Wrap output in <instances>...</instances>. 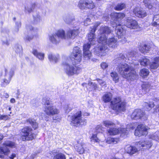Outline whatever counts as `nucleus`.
I'll return each instance as SVG.
<instances>
[{
    "instance_id": "35",
    "label": "nucleus",
    "mask_w": 159,
    "mask_h": 159,
    "mask_svg": "<svg viewBox=\"0 0 159 159\" xmlns=\"http://www.w3.org/2000/svg\"><path fill=\"white\" fill-rule=\"evenodd\" d=\"M110 75L113 80L115 81L116 83L118 82L119 79V77L118 74L116 72H111L110 74Z\"/></svg>"
},
{
    "instance_id": "21",
    "label": "nucleus",
    "mask_w": 159,
    "mask_h": 159,
    "mask_svg": "<svg viewBox=\"0 0 159 159\" xmlns=\"http://www.w3.org/2000/svg\"><path fill=\"white\" fill-rule=\"evenodd\" d=\"M75 148L77 151L80 154H82L85 152H88L89 151V150L84 147V145L78 143L76 144Z\"/></svg>"
},
{
    "instance_id": "38",
    "label": "nucleus",
    "mask_w": 159,
    "mask_h": 159,
    "mask_svg": "<svg viewBox=\"0 0 159 159\" xmlns=\"http://www.w3.org/2000/svg\"><path fill=\"white\" fill-rule=\"evenodd\" d=\"M125 7V5L124 3H120L118 4L115 7V9L116 10L120 11Z\"/></svg>"
},
{
    "instance_id": "58",
    "label": "nucleus",
    "mask_w": 159,
    "mask_h": 159,
    "mask_svg": "<svg viewBox=\"0 0 159 159\" xmlns=\"http://www.w3.org/2000/svg\"><path fill=\"white\" fill-rule=\"evenodd\" d=\"M148 109L149 108H151L154 106V102H150L148 104Z\"/></svg>"
},
{
    "instance_id": "33",
    "label": "nucleus",
    "mask_w": 159,
    "mask_h": 159,
    "mask_svg": "<svg viewBox=\"0 0 159 159\" xmlns=\"http://www.w3.org/2000/svg\"><path fill=\"white\" fill-rule=\"evenodd\" d=\"M94 3L92 0H87L86 10L93 9L94 7Z\"/></svg>"
},
{
    "instance_id": "54",
    "label": "nucleus",
    "mask_w": 159,
    "mask_h": 159,
    "mask_svg": "<svg viewBox=\"0 0 159 159\" xmlns=\"http://www.w3.org/2000/svg\"><path fill=\"white\" fill-rule=\"evenodd\" d=\"M135 54V52L134 51H131L128 52L126 55L127 57H131L134 56Z\"/></svg>"
},
{
    "instance_id": "32",
    "label": "nucleus",
    "mask_w": 159,
    "mask_h": 159,
    "mask_svg": "<svg viewBox=\"0 0 159 159\" xmlns=\"http://www.w3.org/2000/svg\"><path fill=\"white\" fill-rule=\"evenodd\" d=\"M48 58L50 61L55 63L58 60L59 56H56L55 55H53L52 53L49 54Z\"/></svg>"
},
{
    "instance_id": "55",
    "label": "nucleus",
    "mask_w": 159,
    "mask_h": 159,
    "mask_svg": "<svg viewBox=\"0 0 159 159\" xmlns=\"http://www.w3.org/2000/svg\"><path fill=\"white\" fill-rule=\"evenodd\" d=\"M90 19L88 17L86 18L84 20V25H85L87 26L90 24Z\"/></svg>"
},
{
    "instance_id": "52",
    "label": "nucleus",
    "mask_w": 159,
    "mask_h": 159,
    "mask_svg": "<svg viewBox=\"0 0 159 159\" xmlns=\"http://www.w3.org/2000/svg\"><path fill=\"white\" fill-rule=\"evenodd\" d=\"M90 139L91 141L96 142H99V140L97 138L96 134H93Z\"/></svg>"
},
{
    "instance_id": "62",
    "label": "nucleus",
    "mask_w": 159,
    "mask_h": 159,
    "mask_svg": "<svg viewBox=\"0 0 159 159\" xmlns=\"http://www.w3.org/2000/svg\"><path fill=\"white\" fill-rule=\"evenodd\" d=\"M33 37H30V36H28L27 37H26L25 38V39L27 40H28L29 41H30V40H31L32 39Z\"/></svg>"
},
{
    "instance_id": "39",
    "label": "nucleus",
    "mask_w": 159,
    "mask_h": 159,
    "mask_svg": "<svg viewBox=\"0 0 159 159\" xmlns=\"http://www.w3.org/2000/svg\"><path fill=\"white\" fill-rule=\"evenodd\" d=\"M27 122H29L30 124L32 125V127L35 129L37 128L38 125L34 120L30 119L27 120Z\"/></svg>"
},
{
    "instance_id": "22",
    "label": "nucleus",
    "mask_w": 159,
    "mask_h": 159,
    "mask_svg": "<svg viewBox=\"0 0 159 159\" xmlns=\"http://www.w3.org/2000/svg\"><path fill=\"white\" fill-rule=\"evenodd\" d=\"M111 17L114 21H120L125 16V15L123 13H112L111 15Z\"/></svg>"
},
{
    "instance_id": "10",
    "label": "nucleus",
    "mask_w": 159,
    "mask_h": 159,
    "mask_svg": "<svg viewBox=\"0 0 159 159\" xmlns=\"http://www.w3.org/2000/svg\"><path fill=\"white\" fill-rule=\"evenodd\" d=\"M14 74L13 70L11 68L8 69L5 68V78L4 79V82L1 84L3 87H5V85L4 83L6 84V85L9 83L11 81V77Z\"/></svg>"
},
{
    "instance_id": "6",
    "label": "nucleus",
    "mask_w": 159,
    "mask_h": 159,
    "mask_svg": "<svg viewBox=\"0 0 159 159\" xmlns=\"http://www.w3.org/2000/svg\"><path fill=\"white\" fill-rule=\"evenodd\" d=\"M32 129L29 127L23 128L20 132L21 139L23 141H29L33 139L35 135L32 133Z\"/></svg>"
},
{
    "instance_id": "19",
    "label": "nucleus",
    "mask_w": 159,
    "mask_h": 159,
    "mask_svg": "<svg viewBox=\"0 0 159 159\" xmlns=\"http://www.w3.org/2000/svg\"><path fill=\"white\" fill-rule=\"evenodd\" d=\"M125 24L127 27L130 29H135L138 27V23L136 21L130 18L127 19Z\"/></svg>"
},
{
    "instance_id": "29",
    "label": "nucleus",
    "mask_w": 159,
    "mask_h": 159,
    "mask_svg": "<svg viewBox=\"0 0 159 159\" xmlns=\"http://www.w3.org/2000/svg\"><path fill=\"white\" fill-rule=\"evenodd\" d=\"M55 34L57 35V36L60 39H66V34H65V31L62 30H58Z\"/></svg>"
},
{
    "instance_id": "3",
    "label": "nucleus",
    "mask_w": 159,
    "mask_h": 159,
    "mask_svg": "<svg viewBox=\"0 0 159 159\" xmlns=\"http://www.w3.org/2000/svg\"><path fill=\"white\" fill-rule=\"evenodd\" d=\"M117 70L123 77L128 80H133L138 77V75L133 70V68L125 63H120L118 65Z\"/></svg>"
},
{
    "instance_id": "44",
    "label": "nucleus",
    "mask_w": 159,
    "mask_h": 159,
    "mask_svg": "<svg viewBox=\"0 0 159 159\" xmlns=\"http://www.w3.org/2000/svg\"><path fill=\"white\" fill-rule=\"evenodd\" d=\"M65 157L64 154L62 153H59L54 156L53 159H65Z\"/></svg>"
},
{
    "instance_id": "50",
    "label": "nucleus",
    "mask_w": 159,
    "mask_h": 159,
    "mask_svg": "<svg viewBox=\"0 0 159 159\" xmlns=\"http://www.w3.org/2000/svg\"><path fill=\"white\" fill-rule=\"evenodd\" d=\"M33 17L35 22L38 23L41 20V17L39 15L37 14L34 15Z\"/></svg>"
},
{
    "instance_id": "2",
    "label": "nucleus",
    "mask_w": 159,
    "mask_h": 159,
    "mask_svg": "<svg viewBox=\"0 0 159 159\" xmlns=\"http://www.w3.org/2000/svg\"><path fill=\"white\" fill-rule=\"evenodd\" d=\"M112 95L110 93L104 94L102 97V100L105 103L111 102L110 106L113 110L118 111H124L125 110V103L121 101L120 98H115L112 100Z\"/></svg>"
},
{
    "instance_id": "15",
    "label": "nucleus",
    "mask_w": 159,
    "mask_h": 159,
    "mask_svg": "<svg viewBox=\"0 0 159 159\" xmlns=\"http://www.w3.org/2000/svg\"><path fill=\"white\" fill-rule=\"evenodd\" d=\"M144 112L140 109H135L131 115V118L133 119H144Z\"/></svg>"
},
{
    "instance_id": "57",
    "label": "nucleus",
    "mask_w": 159,
    "mask_h": 159,
    "mask_svg": "<svg viewBox=\"0 0 159 159\" xmlns=\"http://www.w3.org/2000/svg\"><path fill=\"white\" fill-rule=\"evenodd\" d=\"M8 118V117L7 115H0V120H7Z\"/></svg>"
},
{
    "instance_id": "14",
    "label": "nucleus",
    "mask_w": 159,
    "mask_h": 159,
    "mask_svg": "<svg viewBox=\"0 0 159 159\" xmlns=\"http://www.w3.org/2000/svg\"><path fill=\"white\" fill-rule=\"evenodd\" d=\"M126 131L124 128H120L117 129L116 128H110L107 130L108 133L111 135H115L118 134H120L121 136H123L126 133Z\"/></svg>"
},
{
    "instance_id": "26",
    "label": "nucleus",
    "mask_w": 159,
    "mask_h": 159,
    "mask_svg": "<svg viewBox=\"0 0 159 159\" xmlns=\"http://www.w3.org/2000/svg\"><path fill=\"white\" fill-rule=\"evenodd\" d=\"M151 47L149 45L144 44L140 46L139 48L140 51L142 53L145 54L150 50Z\"/></svg>"
},
{
    "instance_id": "16",
    "label": "nucleus",
    "mask_w": 159,
    "mask_h": 159,
    "mask_svg": "<svg viewBox=\"0 0 159 159\" xmlns=\"http://www.w3.org/2000/svg\"><path fill=\"white\" fill-rule=\"evenodd\" d=\"M133 12L138 17L143 18L147 16L146 11L140 7H136L133 10Z\"/></svg>"
},
{
    "instance_id": "12",
    "label": "nucleus",
    "mask_w": 159,
    "mask_h": 159,
    "mask_svg": "<svg viewBox=\"0 0 159 159\" xmlns=\"http://www.w3.org/2000/svg\"><path fill=\"white\" fill-rule=\"evenodd\" d=\"M149 129L148 127L144 125L140 124L139 125L135 131V135L136 136H141L146 135L148 134V130Z\"/></svg>"
},
{
    "instance_id": "8",
    "label": "nucleus",
    "mask_w": 159,
    "mask_h": 159,
    "mask_svg": "<svg viewBox=\"0 0 159 159\" xmlns=\"http://www.w3.org/2000/svg\"><path fill=\"white\" fill-rule=\"evenodd\" d=\"M3 146L0 147V154H4L5 155H8L10 152V150L7 147L14 148L16 144L13 142L10 141H6L3 143Z\"/></svg>"
},
{
    "instance_id": "24",
    "label": "nucleus",
    "mask_w": 159,
    "mask_h": 159,
    "mask_svg": "<svg viewBox=\"0 0 159 159\" xmlns=\"http://www.w3.org/2000/svg\"><path fill=\"white\" fill-rule=\"evenodd\" d=\"M159 66V57L154 58L153 61L150 64V68L151 69H155Z\"/></svg>"
},
{
    "instance_id": "59",
    "label": "nucleus",
    "mask_w": 159,
    "mask_h": 159,
    "mask_svg": "<svg viewBox=\"0 0 159 159\" xmlns=\"http://www.w3.org/2000/svg\"><path fill=\"white\" fill-rule=\"evenodd\" d=\"M16 156V155L15 153H12L11 155L9 156V157L11 159H14L15 157Z\"/></svg>"
},
{
    "instance_id": "5",
    "label": "nucleus",
    "mask_w": 159,
    "mask_h": 159,
    "mask_svg": "<svg viewBox=\"0 0 159 159\" xmlns=\"http://www.w3.org/2000/svg\"><path fill=\"white\" fill-rule=\"evenodd\" d=\"M86 123V120L82 117L81 111H78L73 115L71 117L70 124L72 125L78 127L85 125Z\"/></svg>"
},
{
    "instance_id": "56",
    "label": "nucleus",
    "mask_w": 159,
    "mask_h": 159,
    "mask_svg": "<svg viewBox=\"0 0 159 159\" xmlns=\"http://www.w3.org/2000/svg\"><path fill=\"white\" fill-rule=\"evenodd\" d=\"M101 66L102 69L104 70L108 67V65L106 62H102L101 64Z\"/></svg>"
},
{
    "instance_id": "45",
    "label": "nucleus",
    "mask_w": 159,
    "mask_h": 159,
    "mask_svg": "<svg viewBox=\"0 0 159 159\" xmlns=\"http://www.w3.org/2000/svg\"><path fill=\"white\" fill-rule=\"evenodd\" d=\"M97 80L102 87H106V84L105 81L98 78L97 79Z\"/></svg>"
},
{
    "instance_id": "46",
    "label": "nucleus",
    "mask_w": 159,
    "mask_h": 159,
    "mask_svg": "<svg viewBox=\"0 0 159 159\" xmlns=\"http://www.w3.org/2000/svg\"><path fill=\"white\" fill-rule=\"evenodd\" d=\"M95 129L97 133H100L103 131L105 128L102 127V125H99L96 127Z\"/></svg>"
},
{
    "instance_id": "7",
    "label": "nucleus",
    "mask_w": 159,
    "mask_h": 159,
    "mask_svg": "<svg viewBox=\"0 0 159 159\" xmlns=\"http://www.w3.org/2000/svg\"><path fill=\"white\" fill-rule=\"evenodd\" d=\"M111 32V30L108 27H102L98 30V43H105L107 38L106 35L109 34Z\"/></svg>"
},
{
    "instance_id": "47",
    "label": "nucleus",
    "mask_w": 159,
    "mask_h": 159,
    "mask_svg": "<svg viewBox=\"0 0 159 159\" xmlns=\"http://www.w3.org/2000/svg\"><path fill=\"white\" fill-rule=\"evenodd\" d=\"M42 102L44 105V106H50L52 105L51 104V103L50 102L48 98H43L42 99Z\"/></svg>"
},
{
    "instance_id": "51",
    "label": "nucleus",
    "mask_w": 159,
    "mask_h": 159,
    "mask_svg": "<svg viewBox=\"0 0 159 159\" xmlns=\"http://www.w3.org/2000/svg\"><path fill=\"white\" fill-rule=\"evenodd\" d=\"M33 9L30 6H27L25 7V12L26 13H30L33 11Z\"/></svg>"
},
{
    "instance_id": "48",
    "label": "nucleus",
    "mask_w": 159,
    "mask_h": 159,
    "mask_svg": "<svg viewBox=\"0 0 159 159\" xmlns=\"http://www.w3.org/2000/svg\"><path fill=\"white\" fill-rule=\"evenodd\" d=\"M150 138L153 140H155L156 141H159V137L156 133L151 135L150 137Z\"/></svg>"
},
{
    "instance_id": "61",
    "label": "nucleus",
    "mask_w": 159,
    "mask_h": 159,
    "mask_svg": "<svg viewBox=\"0 0 159 159\" xmlns=\"http://www.w3.org/2000/svg\"><path fill=\"white\" fill-rule=\"evenodd\" d=\"M93 89L94 90H100V88L98 87V86L97 84H94L93 85Z\"/></svg>"
},
{
    "instance_id": "31",
    "label": "nucleus",
    "mask_w": 159,
    "mask_h": 159,
    "mask_svg": "<svg viewBox=\"0 0 159 159\" xmlns=\"http://www.w3.org/2000/svg\"><path fill=\"white\" fill-rule=\"evenodd\" d=\"M139 145H141L142 147H146L147 149L150 148L152 146V143L150 141L146 140L144 142H141V144L139 143Z\"/></svg>"
},
{
    "instance_id": "17",
    "label": "nucleus",
    "mask_w": 159,
    "mask_h": 159,
    "mask_svg": "<svg viewBox=\"0 0 159 159\" xmlns=\"http://www.w3.org/2000/svg\"><path fill=\"white\" fill-rule=\"evenodd\" d=\"M79 29H70L66 33L67 39H74L79 33Z\"/></svg>"
},
{
    "instance_id": "37",
    "label": "nucleus",
    "mask_w": 159,
    "mask_h": 159,
    "mask_svg": "<svg viewBox=\"0 0 159 159\" xmlns=\"http://www.w3.org/2000/svg\"><path fill=\"white\" fill-rule=\"evenodd\" d=\"M149 70L147 69H143L140 71V75L143 77L147 76L149 75Z\"/></svg>"
},
{
    "instance_id": "34",
    "label": "nucleus",
    "mask_w": 159,
    "mask_h": 159,
    "mask_svg": "<svg viewBox=\"0 0 159 159\" xmlns=\"http://www.w3.org/2000/svg\"><path fill=\"white\" fill-rule=\"evenodd\" d=\"M140 63L141 65L145 66L150 64V62L149 60L145 57H144L141 60Z\"/></svg>"
},
{
    "instance_id": "9",
    "label": "nucleus",
    "mask_w": 159,
    "mask_h": 159,
    "mask_svg": "<svg viewBox=\"0 0 159 159\" xmlns=\"http://www.w3.org/2000/svg\"><path fill=\"white\" fill-rule=\"evenodd\" d=\"M115 32L118 38L121 39L120 41L123 44L125 43L126 41L124 36L125 31L123 30L121 25L120 23H118V24H116Z\"/></svg>"
},
{
    "instance_id": "64",
    "label": "nucleus",
    "mask_w": 159,
    "mask_h": 159,
    "mask_svg": "<svg viewBox=\"0 0 159 159\" xmlns=\"http://www.w3.org/2000/svg\"><path fill=\"white\" fill-rule=\"evenodd\" d=\"M12 103H15L16 102L14 98H11L10 101Z\"/></svg>"
},
{
    "instance_id": "1",
    "label": "nucleus",
    "mask_w": 159,
    "mask_h": 159,
    "mask_svg": "<svg viewBox=\"0 0 159 159\" xmlns=\"http://www.w3.org/2000/svg\"><path fill=\"white\" fill-rule=\"evenodd\" d=\"M82 57L80 48L78 47H74L70 56V59L66 60L62 63L64 71L68 75L72 76L80 73L81 69L76 65L81 61Z\"/></svg>"
},
{
    "instance_id": "20",
    "label": "nucleus",
    "mask_w": 159,
    "mask_h": 159,
    "mask_svg": "<svg viewBox=\"0 0 159 159\" xmlns=\"http://www.w3.org/2000/svg\"><path fill=\"white\" fill-rule=\"evenodd\" d=\"M91 45L90 43L89 42L84 46V56L85 58H87V59H90L91 56V53L89 50Z\"/></svg>"
},
{
    "instance_id": "42",
    "label": "nucleus",
    "mask_w": 159,
    "mask_h": 159,
    "mask_svg": "<svg viewBox=\"0 0 159 159\" xmlns=\"http://www.w3.org/2000/svg\"><path fill=\"white\" fill-rule=\"evenodd\" d=\"M27 29L28 30H30L31 31V33L33 34H36L38 30L37 28H34L31 26H27Z\"/></svg>"
},
{
    "instance_id": "49",
    "label": "nucleus",
    "mask_w": 159,
    "mask_h": 159,
    "mask_svg": "<svg viewBox=\"0 0 159 159\" xmlns=\"http://www.w3.org/2000/svg\"><path fill=\"white\" fill-rule=\"evenodd\" d=\"M72 109V108L70 107L69 105H65L64 107V110L66 113H69Z\"/></svg>"
},
{
    "instance_id": "28",
    "label": "nucleus",
    "mask_w": 159,
    "mask_h": 159,
    "mask_svg": "<svg viewBox=\"0 0 159 159\" xmlns=\"http://www.w3.org/2000/svg\"><path fill=\"white\" fill-rule=\"evenodd\" d=\"M127 153L132 155L138 151V149L135 147L129 146L126 148Z\"/></svg>"
},
{
    "instance_id": "30",
    "label": "nucleus",
    "mask_w": 159,
    "mask_h": 159,
    "mask_svg": "<svg viewBox=\"0 0 159 159\" xmlns=\"http://www.w3.org/2000/svg\"><path fill=\"white\" fill-rule=\"evenodd\" d=\"M87 0H80L78 4V7L81 9H86Z\"/></svg>"
},
{
    "instance_id": "13",
    "label": "nucleus",
    "mask_w": 159,
    "mask_h": 159,
    "mask_svg": "<svg viewBox=\"0 0 159 159\" xmlns=\"http://www.w3.org/2000/svg\"><path fill=\"white\" fill-rule=\"evenodd\" d=\"M100 24V23L97 22L95 23V25L93 26L91 32L88 35V38L89 40V42L92 45L95 44V37L94 33L95 31L96 28Z\"/></svg>"
},
{
    "instance_id": "41",
    "label": "nucleus",
    "mask_w": 159,
    "mask_h": 159,
    "mask_svg": "<svg viewBox=\"0 0 159 159\" xmlns=\"http://www.w3.org/2000/svg\"><path fill=\"white\" fill-rule=\"evenodd\" d=\"M118 139L116 138H109L106 140V143L108 144H116L117 143Z\"/></svg>"
},
{
    "instance_id": "27",
    "label": "nucleus",
    "mask_w": 159,
    "mask_h": 159,
    "mask_svg": "<svg viewBox=\"0 0 159 159\" xmlns=\"http://www.w3.org/2000/svg\"><path fill=\"white\" fill-rule=\"evenodd\" d=\"M32 53L39 59L43 60L44 59V54L39 52L37 50L33 49L32 51Z\"/></svg>"
},
{
    "instance_id": "60",
    "label": "nucleus",
    "mask_w": 159,
    "mask_h": 159,
    "mask_svg": "<svg viewBox=\"0 0 159 159\" xmlns=\"http://www.w3.org/2000/svg\"><path fill=\"white\" fill-rule=\"evenodd\" d=\"M124 58H125V56L123 54H120V57L118 58V59L120 60V59H123Z\"/></svg>"
},
{
    "instance_id": "23",
    "label": "nucleus",
    "mask_w": 159,
    "mask_h": 159,
    "mask_svg": "<svg viewBox=\"0 0 159 159\" xmlns=\"http://www.w3.org/2000/svg\"><path fill=\"white\" fill-rule=\"evenodd\" d=\"M49 39L50 42L55 44L58 43L60 41V39L55 34L49 35Z\"/></svg>"
},
{
    "instance_id": "43",
    "label": "nucleus",
    "mask_w": 159,
    "mask_h": 159,
    "mask_svg": "<svg viewBox=\"0 0 159 159\" xmlns=\"http://www.w3.org/2000/svg\"><path fill=\"white\" fill-rule=\"evenodd\" d=\"M104 125L107 127H109L110 126H114L115 125L112 122L109 120H105L103 121Z\"/></svg>"
},
{
    "instance_id": "4",
    "label": "nucleus",
    "mask_w": 159,
    "mask_h": 159,
    "mask_svg": "<svg viewBox=\"0 0 159 159\" xmlns=\"http://www.w3.org/2000/svg\"><path fill=\"white\" fill-rule=\"evenodd\" d=\"M107 38H106V39ZM106 41L107 39H106ZM99 45L98 48V50L95 52V53L97 54L98 53L99 55L101 56H104L106 55L107 53L108 52V49L107 47V45L110 47L115 48L117 47V40L114 38L112 37L108 39V41H106L105 43H99Z\"/></svg>"
},
{
    "instance_id": "11",
    "label": "nucleus",
    "mask_w": 159,
    "mask_h": 159,
    "mask_svg": "<svg viewBox=\"0 0 159 159\" xmlns=\"http://www.w3.org/2000/svg\"><path fill=\"white\" fill-rule=\"evenodd\" d=\"M44 111L45 114L48 116H51L57 114L59 112V110L53 105L44 106Z\"/></svg>"
},
{
    "instance_id": "25",
    "label": "nucleus",
    "mask_w": 159,
    "mask_h": 159,
    "mask_svg": "<svg viewBox=\"0 0 159 159\" xmlns=\"http://www.w3.org/2000/svg\"><path fill=\"white\" fill-rule=\"evenodd\" d=\"M142 90L144 93H146L150 90L151 89L150 84L148 82H144L142 85Z\"/></svg>"
},
{
    "instance_id": "53",
    "label": "nucleus",
    "mask_w": 159,
    "mask_h": 159,
    "mask_svg": "<svg viewBox=\"0 0 159 159\" xmlns=\"http://www.w3.org/2000/svg\"><path fill=\"white\" fill-rule=\"evenodd\" d=\"M156 16H155L153 17V21L154 22L152 24V25L154 26H156L158 27V23L157 21V19H156Z\"/></svg>"
},
{
    "instance_id": "18",
    "label": "nucleus",
    "mask_w": 159,
    "mask_h": 159,
    "mask_svg": "<svg viewBox=\"0 0 159 159\" xmlns=\"http://www.w3.org/2000/svg\"><path fill=\"white\" fill-rule=\"evenodd\" d=\"M150 0H143V2L145 7L149 9H152L153 11H158L159 10V3L157 2L155 4L152 5L150 3Z\"/></svg>"
},
{
    "instance_id": "40",
    "label": "nucleus",
    "mask_w": 159,
    "mask_h": 159,
    "mask_svg": "<svg viewBox=\"0 0 159 159\" xmlns=\"http://www.w3.org/2000/svg\"><path fill=\"white\" fill-rule=\"evenodd\" d=\"M136 126H135V124H129L127 125L126 126V129H125H125L127 130L126 133V134H125V135L127 134L128 133V132L129 131V130H130L131 129L133 130V129H134Z\"/></svg>"
},
{
    "instance_id": "36",
    "label": "nucleus",
    "mask_w": 159,
    "mask_h": 159,
    "mask_svg": "<svg viewBox=\"0 0 159 159\" xmlns=\"http://www.w3.org/2000/svg\"><path fill=\"white\" fill-rule=\"evenodd\" d=\"M63 19L68 24L70 23L74 19L71 16L69 15L65 16Z\"/></svg>"
},
{
    "instance_id": "63",
    "label": "nucleus",
    "mask_w": 159,
    "mask_h": 159,
    "mask_svg": "<svg viewBox=\"0 0 159 159\" xmlns=\"http://www.w3.org/2000/svg\"><path fill=\"white\" fill-rule=\"evenodd\" d=\"M17 48L18 49H16V52H17L21 51L22 50V47L20 46H19L18 47H17Z\"/></svg>"
}]
</instances>
